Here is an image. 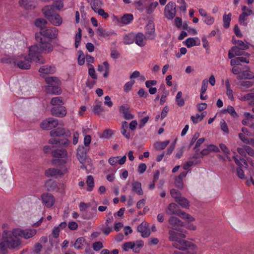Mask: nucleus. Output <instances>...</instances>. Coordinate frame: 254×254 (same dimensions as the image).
I'll return each instance as SVG.
<instances>
[{
    "instance_id": "obj_1",
    "label": "nucleus",
    "mask_w": 254,
    "mask_h": 254,
    "mask_svg": "<svg viewBox=\"0 0 254 254\" xmlns=\"http://www.w3.org/2000/svg\"><path fill=\"white\" fill-rule=\"evenodd\" d=\"M37 233L35 229H15L12 232L4 231L3 234V242L0 244L1 248L14 249L20 244L18 236L28 239L34 237Z\"/></svg>"
},
{
    "instance_id": "obj_2",
    "label": "nucleus",
    "mask_w": 254,
    "mask_h": 254,
    "mask_svg": "<svg viewBox=\"0 0 254 254\" xmlns=\"http://www.w3.org/2000/svg\"><path fill=\"white\" fill-rule=\"evenodd\" d=\"M38 44L31 46L29 50V56L31 60L39 64H44L45 60L40 55L42 53L48 54L53 51L54 47L49 40L42 38L39 34H35Z\"/></svg>"
},
{
    "instance_id": "obj_3",
    "label": "nucleus",
    "mask_w": 254,
    "mask_h": 254,
    "mask_svg": "<svg viewBox=\"0 0 254 254\" xmlns=\"http://www.w3.org/2000/svg\"><path fill=\"white\" fill-rule=\"evenodd\" d=\"M45 81L49 85L46 88L48 93L57 95L61 94V90L60 86L61 83L58 77L54 76L48 77L45 79Z\"/></svg>"
},
{
    "instance_id": "obj_4",
    "label": "nucleus",
    "mask_w": 254,
    "mask_h": 254,
    "mask_svg": "<svg viewBox=\"0 0 254 254\" xmlns=\"http://www.w3.org/2000/svg\"><path fill=\"white\" fill-rule=\"evenodd\" d=\"M52 155L53 157L62 158V160L54 159L52 163L55 164L62 165L67 163V152L65 149H53L51 151Z\"/></svg>"
},
{
    "instance_id": "obj_5",
    "label": "nucleus",
    "mask_w": 254,
    "mask_h": 254,
    "mask_svg": "<svg viewBox=\"0 0 254 254\" xmlns=\"http://www.w3.org/2000/svg\"><path fill=\"white\" fill-rule=\"evenodd\" d=\"M185 238H180L177 242L172 243L173 247L180 250H194L196 246L191 242L187 241Z\"/></svg>"
},
{
    "instance_id": "obj_6",
    "label": "nucleus",
    "mask_w": 254,
    "mask_h": 254,
    "mask_svg": "<svg viewBox=\"0 0 254 254\" xmlns=\"http://www.w3.org/2000/svg\"><path fill=\"white\" fill-rule=\"evenodd\" d=\"M58 32V29L55 27H45L44 28L41 29L39 33H36V34H39L41 37L42 35L45 37L52 39L56 38Z\"/></svg>"
},
{
    "instance_id": "obj_7",
    "label": "nucleus",
    "mask_w": 254,
    "mask_h": 254,
    "mask_svg": "<svg viewBox=\"0 0 254 254\" xmlns=\"http://www.w3.org/2000/svg\"><path fill=\"white\" fill-rule=\"evenodd\" d=\"M59 124L58 120L56 119L49 118L44 120L40 124L41 127L45 130H50L56 127Z\"/></svg>"
},
{
    "instance_id": "obj_8",
    "label": "nucleus",
    "mask_w": 254,
    "mask_h": 254,
    "mask_svg": "<svg viewBox=\"0 0 254 254\" xmlns=\"http://www.w3.org/2000/svg\"><path fill=\"white\" fill-rule=\"evenodd\" d=\"M176 4L172 2H169L165 7L164 15L165 17L168 19H172L175 16L176 11Z\"/></svg>"
},
{
    "instance_id": "obj_9",
    "label": "nucleus",
    "mask_w": 254,
    "mask_h": 254,
    "mask_svg": "<svg viewBox=\"0 0 254 254\" xmlns=\"http://www.w3.org/2000/svg\"><path fill=\"white\" fill-rule=\"evenodd\" d=\"M168 222L173 230H175L179 232H183L181 227L183 226L184 224L179 219L174 216H171L169 218Z\"/></svg>"
},
{
    "instance_id": "obj_10",
    "label": "nucleus",
    "mask_w": 254,
    "mask_h": 254,
    "mask_svg": "<svg viewBox=\"0 0 254 254\" xmlns=\"http://www.w3.org/2000/svg\"><path fill=\"white\" fill-rule=\"evenodd\" d=\"M50 135L52 137H60L63 136L69 137L71 135V133L68 129H65L62 127H58L50 131Z\"/></svg>"
},
{
    "instance_id": "obj_11",
    "label": "nucleus",
    "mask_w": 254,
    "mask_h": 254,
    "mask_svg": "<svg viewBox=\"0 0 254 254\" xmlns=\"http://www.w3.org/2000/svg\"><path fill=\"white\" fill-rule=\"evenodd\" d=\"M67 168H64L63 170L58 168H50L46 171L45 174L47 177H58L62 176L65 173L67 172Z\"/></svg>"
},
{
    "instance_id": "obj_12",
    "label": "nucleus",
    "mask_w": 254,
    "mask_h": 254,
    "mask_svg": "<svg viewBox=\"0 0 254 254\" xmlns=\"http://www.w3.org/2000/svg\"><path fill=\"white\" fill-rule=\"evenodd\" d=\"M146 38L152 40L155 37V25L152 21L149 20L145 27Z\"/></svg>"
},
{
    "instance_id": "obj_13",
    "label": "nucleus",
    "mask_w": 254,
    "mask_h": 254,
    "mask_svg": "<svg viewBox=\"0 0 254 254\" xmlns=\"http://www.w3.org/2000/svg\"><path fill=\"white\" fill-rule=\"evenodd\" d=\"M41 200L47 207H52L55 203V199L54 196L50 193H44L41 195Z\"/></svg>"
},
{
    "instance_id": "obj_14",
    "label": "nucleus",
    "mask_w": 254,
    "mask_h": 254,
    "mask_svg": "<svg viewBox=\"0 0 254 254\" xmlns=\"http://www.w3.org/2000/svg\"><path fill=\"white\" fill-rule=\"evenodd\" d=\"M51 113L52 115L59 117L63 118L66 114V110L64 106H55L51 109Z\"/></svg>"
},
{
    "instance_id": "obj_15",
    "label": "nucleus",
    "mask_w": 254,
    "mask_h": 254,
    "mask_svg": "<svg viewBox=\"0 0 254 254\" xmlns=\"http://www.w3.org/2000/svg\"><path fill=\"white\" fill-rule=\"evenodd\" d=\"M168 239L173 243L177 242L180 238H185L186 235L184 233H178L173 230H170L168 232Z\"/></svg>"
},
{
    "instance_id": "obj_16",
    "label": "nucleus",
    "mask_w": 254,
    "mask_h": 254,
    "mask_svg": "<svg viewBox=\"0 0 254 254\" xmlns=\"http://www.w3.org/2000/svg\"><path fill=\"white\" fill-rule=\"evenodd\" d=\"M33 60L30 58V56L28 55V57H25L23 60H20L16 61V64L17 66L22 69H28L31 67L30 63Z\"/></svg>"
},
{
    "instance_id": "obj_17",
    "label": "nucleus",
    "mask_w": 254,
    "mask_h": 254,
    "mask_svg": "<svg viewBox=\"0 0 254 254\" xmlns=\"http://www.w3.org/2000/svg\"><path fill=\"white\" fill-rule=\"evenodd\" d=\"M129 106L128 105H123L120 107L119 112L122 114L124 118L127 120H131L134 118V116L130 113Z\"/></svg>"
},
{
    "instance_id": "obj_18",
    "label": "nucleus",
    "mask_w": 254,
    "mask_h": 254,
    "mask_svg": "<svg viewBox=\"0 0 254 254\" xmlns=\"http://www.w3.org/2000/svg\"><path fill=\"white\" fill-rule=\"evenodd\" d=\"M166 213L169 215L179 214L181 213V209H179V206L175 203H171L169 204L166 209Z\"/></svg>"
},
{
    "instance_id": "obj_19",
    "label": "nucleus",
    "mask_w": 254,
    "mask_h": 254,
    "mask_svg": "<svg viewBox=\"0 0 254 254\" xmlns=\"http://www.w3.org/2000/svg\"><path fill=\"white\" fill-rule=\"evenodd\" d=\"M77 157L81 164L85 163L86 158V149L83 146H79L77 149Z\"/></svg>"
},
{
    "instance_id": "obj_20",
    "label": "nucleus",
    "mask_w": 254,
    "mask_h": 254,
    "mask_svg": "<svg viewBox=\"0 0 254 254\" xmlns=\"http://www.w3.org/2000/svg\"><path fill=\"white\" fill-rule=\"evenodd\" d=\"M19 3L20 6L27 9L35 8L36 2L34 0H19Z\"/></svg>"
},
{
    "instance_id": "obj_21",
    "label": "nucleus",
    "mask_w": 254,
    "mask_h": 254,
    "mask_svg": "<svg viewBox=\"0 0 254 254\" xmlns=\"http://www.w3.org/2000/svg\"><path fill=\"white\" fill-rule=\"evenodd\" d=\"M248 70H244L241 72V74L238 75L237 78L239 80L243 79H252L254 77V73L249 70L250 68L248 66H246Z\"/></svg>"
},
{
    "instance_id": "obj_22",
    "label": "nucleus",
    "mask_w": 254,
    "mask_h": 254,
    "mask_svg": "<svg viewBox=\"0 0 254 254\" xmlns=\"http://www.w3.org/2000/svg\"><path fill=\"white\" fill-rule=\"evenodd\" d=\"M146 36L142 33H138L135 35V42L140 47H143L146 44Z\"/></svg>"
},
{
    "instance_id": "obj_23",
    "label": "nucleus",
    "mask_w": 254,
    "mask_h": 254,
    "mask_svg": "<svg viewBox=\"0 0 254 254\" xmlns=\"http://www.w3.org/2000/svg\"><path fill=\"white\" fill-rule=\"evenodd\" d=\"M137 231L141 234L143 237L147 238L150 235V230L146 224H141L137 227Z\"/></svg>"
},
{
    "instance_id": "obj_24",
    "label": "nucleus",
    "mask_w": 254,
    "mask_h": 254,
    "mask_svg": "<svg viewBox=\"0 0 254 254\" xmlns=\"http://www.w3.org/2000/svg\"><path fill=\"white\" fill-rule=\"evenodd\" d=\"M39 71L44 74H53L55 72L56 68L51 65H44L40 67Z\"/></svg>"
},
{
    "instance_id": "obj_25",
    "label": "nucleus",
    "mask_w": 254,
    "mask_h": 254,
    "mask_svg": "<svg viewBox=\"0 0 254 254\" xmlns=\"http://www.w3.org/2000/svg\"><path fill=\"white\" fill-rule=\"evenodd\" d=\"M45 16L48 19L54 15L56 12L54 9V5H48L42 9Z\"/></svg>"
},
{
    "instance_id": "obj_26",
    "label": "nucleus",
    "mask_w": 254,
    "mask_h": 254,
    "mask_svg": "<svg viewBox=\"0 0 254 254\" xmlns=\"http://www.w3.org/2000/svg\"><path fill=\"white\" fill-rule=\"evenodd\" d=\"M49 21L54 26H59L63 22L62 18L58 13H55L52 17H50Z\"/></svg>"
},
{
    "instance_id": "obj_27",
    "label": "nucleus",
    "mask_w": 254,
    "mask_h": 254,
    "mask_svg": "<svg viewBox=\"0 0 254 254\" xmlns=\"http://www.w3.org/2000/svg\"><path fill=\"white\" fill-rule=\"evenodd\" d=\"M127 122L126 121L123 122L121 128V132L127 139H129L130 137V134L129 132L127 131Z\"/></svg>"
},
{
    "instance_id": "obj_28",
    "label": "nucleus",
    "mask_w": 254,
    "mask_h": 254,
    "mask_svg": "<svg viewBox=\"0 0 254 254\" xmlns=\"http://www.w3.org/2000/svg\"><path fill=\"white\" fill-rule=\"evenodd\" d=\"M132 190L138 195H142L143 194L141 184L139 182H135L132 184Z\"/></svg>"
},
{
    "instance_id": "obj_29",
    "label": "nucleus",
    "mask_w": 254,
    "mask_h": 254,
    "mask_svg": "<svg viewBox=\"0 0 254 254\" xmlns=\"http://www.w3.org/2000/svg\"><path fill=\"white\" fill-rule=\"evenodd\" d=\"M103 3L101 0H91L90 3L92 9L96 12L97 10L101 8Z\"/></svg>"
},
{
    "instance_id": "obj_30",
    "label": "nucleus",
    "mask_w": 254,
    "mask_h": 254,
    "mask_svg": "<svg viewBox=\"0 0 254 254\" xmlns=\"http://www.w3.org/2000/svg\"><path fill=\"white\" fill-rule=\"evenodd\" d=\"M181 207L185 208H189L190 206L189 200L182 196L176 201Z\"/></svg>"
},
{
    "instance_id": "obj_31",
    "label": "nucleus",
    "mask_w": 254,
    "mask_h": 254,
    "mask_svg": "<svg viewBox=\"0 0 254 254\" xmlns=\"http://www.w3.org/2000/svg\"><path fill=\"white\" fill-rule=\"evenodd\" d=\"M133 19V15L131 14H126L121 18V22L123 24L127 25L130 23Z\"/></svg>"
},
{
    "instance_id": "obj_32",
    "label": "nucleus",
    "mask_w": 254,
    "mask_h": 254,
    "mask_svg": "<svg viewBox=\"0 0 254 254\" xmlns=\"http://www.w3.org/2000/svg\"><path fill=\"white\" fill-rule=\"evenodd\" d=\"M0 61L2 63L9 64H13L15 65L16 64V60L9 56H6L0 59Z\"/></svg>"
},
{
    "instance_id": "obj_33",
    "label": "nucleus",
    "mask_w": 254,
    "mask_h": 254,
    "mask_svg": "<svg viewBox=\"0 0 254 254\" xmlns=\"http://www.w3.org/2000/svg\"><path fill=\"white\" fill-rule=\"evenodd\" d=\"M97 34L98 36L105 38L106 37L111 36L113 33L107 31L106 29H104L102 27H99L97 29Z\"/></svg>"
},
{
    "instance_id": "obj_34",
    "label": "nucleus",
    "mask_w": 254,
    "mask_h": 254,
    "mask_svg": "<svg viewBox=\"0 0 254 254\" xmlns=\"http://www.w3.org/2000/svg\"><path fill=\"white\" fill-rule=\"evenodd\" d=\"M232 41L233 44L237 45V46L239 47V48L242 50H245L249 48V43L247 42L246 43H245L242 40H234L233 39Z\"/></svg>"
},
{
    "instance_id": "obj_35",
    "label": "nucleus",
    "mask_w": 254,
    "mask_h": 254,
    "mask_svg": "<svg viewBox=\"0 0 254 254\" xmlns=\"http://www.w3.org/2000/svg\"><path fill=\"white\" fill-rule=\"evenodd\" d=\"M225 85L227 89L226 94L229 99L233 100L234 99L233 91L231 89V85L228 79H227L225 81Z\"/></svg>"
},
{
    "instance_id": "obj_36",
    "label": "nucleus",
    "mask_w": 254,
    "mask_h": 254,
    "mask_svg": "<svg viewBox=\"0 0 254 254\" xmlns=\"http://www.w3.org/2000/svg\"><path fill=\"white\" fill-rule=\"evenodd\" d=\"M169 143V141L167 140L164 142H156L154 143V147L157 150H161L165 149Z\"/></svg>"
},
{
    "instance_id": "obj_37",
    "label": "nucleus",
    "mask_w": 254,
    "mask_h": 254,
    "mask_svg": "<svg viewBox=\"0 0 254 254\" xmlns=\"http://www.w3.org/2000/svg\"><path fill=\"white\" fill-rule=\"evenodd\" d=\"M135 41V35L130 33L124 37V43L127 45L132 44Z\"/></svg>"
},
{
    "instance_id": "obj_38",
    "label": "nucleus",
    "mask_w": 254,
    "mask_h": 254,
    "mask_svg": "<svg viewBox=\"0 0 254 254\" xmlns=\"http://www.w3.org/2000/svg\"><path fill=\"white\" fill-rule=\"evenodd\" d=\"M195 39H198V38H189L187 39L186 41L184 42L186 46L188 48H190L195 45H199L200 43H199L198 44H197L195 40Z\"/></svg>"
},
{
    "instance_id": "obj_39",
    "label": "nucleus",
    "mask_w": 254,
    "mask_h": 254,
    "mask_svg": "<svg viewBox=\"0 0 254 254\" xmlns=\"http://www.w3.org/2000/svg\"><path fill=\"white\" fill-rule=\"evenodd\" d=\"M231 13L228 14H224L223 16V26L225 28H227L230 26V23L231 20Z\"/></svg>"
},
{
    "instance_id": "obj_40",
    "label": "nucleus",
    "mask_w": 254,
    "mask_h": 254,
    "mask_svg": "<svg viewBox=\"0 0 254 254\" xmlns=\"http://www.w3.org/2000/svg\"><path fill=\"white\" fill-rule=\"evenodd\" d=\"M182 97V92L179 91L176 96V102L179 107H183L185 105V100Z\"/></svg>"
},
{
    "instance_id": "obj_41",
    "label": "nucleus",
    "mask_w": 254,
    "mask_h": 254,
    "mask_svg": "<svg viewBox=\"0 0 254 254\" xmlns=\"http://www.w3.org/2000/svg\"><path fill=\"white\" fill-rule=\"evenodd\" d=\"M86 184L88 186L87 190L91 191L94 186V178L91 175L87 176Z\"/></svg>"
},
{
    "instance_id": "obj_42",
    "label": "nucleus",
    "mask_w": 254,
    "mask_h": 254,
    "mask_svg": "<svg viewBox=\"0 0 254 254\" xmlns=\"http://www.w3.org/2000/svg\"><path fill=\"white\" fill-rule=\"evenodd\" d=\"M249 16L248 14L245 13H242L239 17V22L240 25L244 26H247L248 25L247 17Z\"/></svg>"
},
{
    "instance_id": "obj_43",
    "label": "nucleus",
    "mask_w": 254,
    "mask_h": 254,
    "mask_svg": "<svg viewBox=\"0 0 254 254\" xmlns=\"http://www.w3.org/2000/svg\"><path fill=\"white\" fill-rule=\"evenodd\" d=\"M85 240L83 237H79L75 241L73 244V246L76 249H81L83 246Z\"/></svg>"
},
{
    "instance_id": "obj_44",
    "label": "nucleus",
    "mask_w": 254,
    "mask_h": 254,
    "mask_svg": "<svg viewBox=\"0 0 254 254\" xmlns=\"http://www.w3.org/2000/svg\"><path fill=\"white\" fill-rule=\"evenodd\" d=\"M51 104L55 106H62L64 104V102L61 97H56L51 99Z\"/></svg>"
},
{
    "instance_id": "obj_45",
    "label": "nucleus",
    "mask_w": 254,
    "mask_h": 254,
    "mask_svg": "<svg viewBox=\"0 0 254 254\" xmlns=\"http://www.w3.org/2000/svg\"><path fill=\"white\" fill-rule=\"evenodd\" d=\"M34 23L35 26L40 28L41 30L46 27L47 21L44 19H37L35 20Z\"/></svg>"
},
{
    "instance_id": "obj_46",
    "label": "nucleus",
    "mask_w": 254,
    "mask_h": 254,
    "mask_svg": "<svg viewBox=\"0 0 254 254\" xmlns=\"http://www.w3.org/2000/svg\"><path fill=\"white\" fill-rule=\"evenodd\" d=\"M178 216L181 217L182 218L184 219L188 220L189 222H192L194 220L193 217L190 216L188 213H186L184 211H183L181 210V213H179V214Z\"/></svg>"
},
{
    "instance_id": "obj_47",
    "label": "nucleus",
    "mask_w": 254,
    "mask_h": 254,
    "mask_svg": "<svg viewBox=\"0 0 254 254\" xmlns=\"http://www.w3.org/2000/svg\"><path fill=\"white\" fill-rule=\"evenodd\" d=\"M134 246H133V252L135 253H138L140 251V248L143 246V242L142 241H137L135 242H133Z\"/></svg>"
},
{
    "instance_id": "obj_48",
    "label": "nucleus",
    "mask_w": 254,
    "mask_h": 254,
    "mask_svg": "<svg viewBox=\"0 0 254 254\" xmlns=\"http://www.w3.org/2000/svg\"><path fill=\"white\" fill-rule=\"evenodd\" d=\"M102 103L100 102V104H97L93 106L92 107V111L97 115H99L101 112L104 111L103 108L101 106Z\"/></svg>"
},
{
    "instance_id": "obj_49",
    "label": "nucleus",
    "mask_w": 254,
    "mask_h": 254,
    "mask_svg": "<svg viewBox=\"0 0 254 254\" xmlns=\"http://www.w3.org/2000/svg\"><path fill=\"white\" fill-rule=\"evenodd\" d=\"M240 85L244 88H249L254 85V82L248 80H243L240 82Z\"/></svg>"
},
{
    "instance_id": "obj_50",
    "label": "nucleus",
    "mask_w": 254,
    "mask_h": 254,
    "mask_svg": "<svg viewBox=\"0 0 254 254\" xmlns=\"http://www.w3.org/2000/svg\"><path fill=\"white\" fill-rule=\"evenodd\" d=\"M78 64L80 65H83L85 63V57L81 51H78Z\"/></svg>"
},
{
    "instance_id": "obj_51",
    "label": "nucleus",
    "mask_w": 254,
    "mask_h": 254,
    "mask_svg": "<svg viewBox=\"0 0 254 254\" xmlns=\"http://www.w3.org/2000/svg\"><path fill=\"white\" fill-rule=\"evenodd\" d=\"M158 5V3L157 1H155L151 3L147 8V12L148 14L151 13L155 8Z\"/></svg>"
},
{
    "instance_id": "obj_52",
    "label": "nucleus",
    "mask_w": 254,
    "mask_h": 254,
    "mask_svg": "<svg viewBox=\"0 0 254 254\" xmlns=\"http://www.w3.org/2000/svg\"><path fill=\"white\" fill-rule=\"evenodd\" d=\"M170 194L172 197L175 198V201L181 196L180 191L175 189L171 190Z\"/></svg>"
},
{
    "instance_id": "obj_53",
    "label": "nucleus",
    "mask_w": 254,
    "mask_h": 254,
    "mask_svg": "<svg viewBox=\"0 0 254 254\" xmlns=\"http://www.w3.org/2000/svg\"><path fill=\"white\" fill-rule=\"evenodd\" d=\"M227 111L229 114L231 115L233 117H237L238 115L237 113L235 112V109L233 107L231 106H228L227 107V109L226 110L224 111V113Z\"/></svg>"
},
{
    "instance_id": "obj_54",
    "label": "nucleus",
    "mask_w": 254,
    "mask_h": 254,
    "mask_svg": "<svg viewBox=\"0 0 254 254\" xmlns=\"http://www.w3.org/2000/svg\"><path fill=\"white\" fill-rule=\"evenodd\" d=\"M133 246H134V243L133 242H127L124 243L123 246V248L124 251H128L129 249L133 250Z\"/></svg>"
},
{
    "instance_id": "obj_55",
    "label": "nucleus",
    "mask_w": 254,
    "mask_h": 254,
    "mask_svg": "<svg viewBox=\"0 0 254 254\" xmlns=\"http://www.w3.org/2000/svg\"><path fill=\"white\" fill-rule=\"evenodd\" d=\"M204 22L207 25H212L214 22V19L213 17L207 14V16H205Z\"/></svg>"
},
{
    "instance_id": "obj_56",
    "label": "nucleus",
    "mask_w": 254,
    "mask_h": 254,
    "mask_svg": "<svg viewBox=\"0 0 254 254\" xmlns=\"http://www.w3.org/2000/svg\"><path fill=\"white\" fill-rule=\"evenodd\" d=\"M232 51L234 52L236 56H240L243 55V51L244 50H242L239 48L238 46H233L232 47Z\"/></svg>"
},
{
    "instance_id": "obj_57",
    "label": "nucleus",
    "mask_w": 254,
    "mask_h": 254,
    "mask_svg": "<svg viewBox=\"0 0 254 254\" xmlns=\"http://www.w3.org/2000/svg\"><path fill=\"white\" fill-rule=\"evenodd\" d=\"M113 132L112 129H106L103 133L102 137L105 138H109L113 134Z\"/></svg>"
},
{
    "instance_id": "obj_58",
    "label": "nucleus",
    "mask_w": 254,
    "mask_h": 254,
    "mask_svg": "<svg viewBox=\"0 0 254 254\" xmlns=\"http://www.w3.org/2000/svg\"><path fill=\"white\" fill-rule=\"evenodd\" d=\"M134 83V81H130L129 82H127L124 85V90L125 92H127L130 91L132 88V85Z\"/></svg>"
},
{
    "instance_id": "obj_59",
    "label": "nucleus",
    "mask_w": 254,
    "mask_h": 254,
    "mask_svg": "<svg viewBox=\"0 0 254 254\" xmlns=\"http://www.w3.org/2000/svg\"><path fill=\"white\" fill-rule=\"evenodd\" d=\"M69 144V141L66 138L59 139V145L60 146L66 147Z\"/></svg>"
},
{
    "instance_id": "obj_60",
    "label": "nucleus",
    "mask_w": 254,
    "mask_h": 254,
    "mask_svg": "<svg viewBox=\"0 0 254 254\" xmlns=\"http://www.w3.org/2000/svg\"><path fill=\"white\" fill-rule=\"evenodd\" d=\"M185 148L184 147H181L178 148L177 149V151L175 154V157L177 159H179L182 156L184 152Z\"/></svg>"
},
{
    "instance_id": "obj_61",
    "label": "nucleus",
    "mask_w": 254,
    "mask_h": 254,
    "mask_svg": "<svg viewBox=\"0 0 254 254\" xmlns=\"http://www.w3.org/2000/svg\"><path fill=\"white\" fill-rule=\"evenodd\" d=\"M208 86V81L207 79L203 80L202 82V85L201 87L200 92L202 93H205L207 90Z\"/></svg>"
},
{
    "instance_id": "obj_62",
    "label": "nucleus",
    "mask_w": 254,
    "mask_h": 254,
    "mask_svg": "<svg viewBox=\"0 0 254 254\" xmlns=\"http://www.w3.org/2000/svg\"><path fill=\"white\" fill-rule=\"evenodd\" d=\"M219 147L225 155H229L230 154L229 149L225 144L220 143L219 144Z\"/></svg>"
},
{
    "instance_id": "obj_63",
    "label": "nucleus",
    "mask_w": 254,
    "mask_h": 254,
    "mask_svg": "<svg viewBox=\"0 0 254 254\" xmlns=\"http://www.w3.org/2000/svg\"><path fill=\"white\" fill-rule=\"evenodd\" d=\"M103 247V244L101 242H97L93 244V248L96 251H99Z\"/></svg>"
},
{
    "instance_id": "obj_64",
    "label": "nucleus",
    "mask_w": 254,
    "mask_h": 254,
    "mask_svg": "<svg viewBox=\"0 0 254 254\" xmlns=\"http://www.w3.org/2000/svg\"><path fill=\"white\" fill-rule=\"evenodd\" d=\"M96 12H97L99 15L101 16L104 19H106L109 17L108 13L106 12L102 8L98 9Z\"/></svg>"
}]
</instances>
